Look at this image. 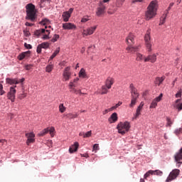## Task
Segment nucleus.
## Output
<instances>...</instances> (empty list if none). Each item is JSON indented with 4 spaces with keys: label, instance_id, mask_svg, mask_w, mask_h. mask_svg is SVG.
Masks as SVG:
<instances>
[{
    "label": "nucleus",
    "instance_id": "obj_54",
    "mask_svg": "<svg viewBox=\"0 0 182 182\" xmlns=\"http://www.w3.org/2000/svg\"><path fill=\"white\" fill-rule=\"evenodd\" d=\"M0 143L1 146H4V144H5V143H6V140L5 139H0Z\"/></svg>",
    "mask_w": 182,
    "mask_h": 182
},
{
    "label": "nucleus",
    "instance_id": "obj_39",
    "mask_svg": "<svg viewBox=\"0 0 182 182\" xmlns=\"http://www.w3.org/2000/svg\"><path fill=\"white\" fill-rule=\"evenodd\" d=\"M122 102H119L116 105L112 107L111 108H109V110H114V109H117V107H119V106H122Z\"/></svg>",
    "mask_w": 182,
    "mask_h": 182
},
{
    "label": "nucleus",
    "instance_id": "obj_10",
    "mask_svg": "<svg viewBox=\"0 0 182 182\" xmlns=\"http://www.w3.org/2000/svg\"><path fill=\"white\" fill-rule=\"evenodd\" d=\"M63 76L65 82H68V80H70V78L72 77V73H70V67H66L65 68L63 73Z\"/></svg>",
    "mask_w": 182,
    "mask_h": 182
},
{
    "label": "nucleus",
    "instance_id": "obj_64",
    "mask_svg": "<svg viewBox=\"0 0 182 182\" xmlns=\"http://www.w3.org/2000/svg\"><path fill=\"white\" fill-rule=\"evenodd\" d=\"M164 79H166V77H161L160 78V82H161H161H163V80H164Z\"/></svg>",
    "mask_w": 182,
    "mask_h": 182
},
{
    "label": "nucleus",
    "instance_id": "obj_6",
    "mask_svg": "<svg viewBox=\"0 0 182 182\" xmlns=\"http://www.w3.org/2000/svg\"><path fill=\"white\" fill-rule=\"evenodd\" d=\"M106 13V6L103 2H100L98 4V6L97 7V11H96V15L97 16H103Z\"/></svg>",
    "mask_w": 182,
    "mask_h": 182
},
{
    "label": "nucleus",
    "instance_id": "obj_50",
    "mask_svg": "<svg viewBox=\"0 0 182 182\" xmlns=\"http://www.w3.org/2000/svg\"><path fill=\"white\" fill-rule=\"evenodd\" d=\"M24 46H25V48H26V49H32V46L31 44H28V43H25Z\"/></svg>",
    "mask_w": 182,
    "mask_h": 182
},
{
    "label": "nucleus",
    "instance_id": "obj_20",
    "mask_svg": "<svg viewBox=\"0 0 182 182\" xmlns=\"http://www.w3.org/2000/svg\"><path fill=\"white\" fill-rule=\"evenodd\" d=\"M114 83V79L112 77H108L105 82V86L107 89H112V85Z\"/></svg>",
    "mask_w": 182,
    "mask_h": 182
},
{
    "label": "nucleus",
    "instance_id": "obj_45",
    "mask_svg": "<svg viewBox=\"0 0 182 182\" xmlns=\"http://www.w3.org/2000/svg\"><path fill=\"white\" fill-rule=\"evenodd\" d=\"M42 46L40 44L37 46V50H36V52L37 53H42Z\"/></svg>",
    "mask_w": 182,
    "mask_h": 182
},
{
    "label": "nucleus",
    "instance_id": "obj_52",
    "mask_svg": "<svg viewBox=\"0 0 182 182\" xmlns=\"http://www.w3.org/2000/svg\"><path fill=\"white\" fill-rule=\"evenodd\" d=\"M66 117H68V119H73V114H67Z\"/></svg>",
    "mask_w": 182,
    "mask_h": 182
},
{
    "label": "nucleus",
    "instance_id": "obj_9",
    "mask_svg": "<svg viewBox=\"0 0 182 182\" xmlns=\"http://www.w3.org/2000/svg\"><path fill=\"white\" fill-rule=\"evenodd\" d=\"M48 133H50L51 137H53L55 134V127H52L50 129L49 128H46L43 131H41L39 134L38 136H43L45 134H48Z\"/></svg>",
    "mask_w": 182,
    "mask_h": 182
},
{
    "label": "nucleus",
    "instance_id": "obj_17",
    "mask_svg": "<svg viewBox=\"0 0 182 182\" xmlns=\"http://www.w3.org/2000/svg\"><path fill=\"white\" fill-rule=\"evenodd\" d=\"M160 174V171L159 170H155V171H148L144 176V178H147V177H150V175L151 176H159Z\"/></svg>",
    "mask_w": 182,
    "mask_h": 182
},
{
    "label": "nucleus",
    "instance_id": "obj_28",
    "mask_svg": "<svg viewBox=\"0 0 182 182\" xmlns=\"http://www.w3.org/2000/svg\"><path fill=\"white\" fill-rule=\"evenodd\" d=\"M79 77L82 79H86L87 77V75H86V70L85 68H82L79 72Z\"/></svg>",
    "mask_w": 182,
    "mask_h": 182
},
{
    "label": "nucleus",
    "instance_id": "obj_22",
    "mask_svg": "<svg viewBox=\"0 0 182 182\" xmlns=\"http://www.w3.org/2000/svg\"><path fill=\"white\" fill-rule=\"evenodd\" d=\"M29 55H31V51H26V52L22 53L20 55H18V60H23V59H25V58L29 57Z\"/></svg>",
    "mask_w": 182,
    "mask_h": 182
},
{
    "label": "nucleus",
    "instance_id": "obj_1",
    "mask_svg": "<svg viewBox=\"0 0 182 182\" xmlns=\"http://www.w3.org/2000/svg\"><path fill=\"white\" fill-rule=\"evenodd\" d=\"M158 8L157 1H151L145 11V20L150 21V19H153L157 15Z\"/></svg>",
    "mask_w": 182,
    "mask_h": 182
},
{
    "label": "nucleus",
    "instance_id": "obj_41",
    "mask_svg": "<svg viewBox=\"0 0 182 182\" xmlns=\"http://www.w3.org/2000/svg\"><path fill=\"white\" fill-rule=\"evenodd\" d=\"M92 136V131H88L86 133H85L84 139H87Z\"/></svg>",
    "mask_w": 182,
    "mask_h": 182
},
{
    "label": "nucleus",
    "instance_id": "obj_2",
    "mask_svg": "<svg viewBox=\"0 0 182 182\" xmlns=\"http://www.w3.org/2000/svg\"><path fill=\"white\" fill-rule=\"evenodd\" d=\"M26 19H28L29 21H31V22H35V19H36V10L35 9V5L28 4L26 6Z\"/></svg>",
    "mask_w": 182,
    "mask_h": 182
},
{
    "label": "nucleus",
    "instance_id": "obj_23",
    "mask_svg": "<svg viewBox=\"0 0 182 182\" xmlns=\"http://www.w3.org/2000/svg\"><path fill=\"white\" fill-rule=\"evenodd\" d=\"M117 113L114 112L112 114L111 117L108 119L109 123H116L117 122Z\"/></svg>",
    "mask_w": 182,
    "mask_h": 182
},
{
    "label": "nucleus",
    "instance_id": "obj_48",
    "mask_svg": "<svg viewBox=\"0 0 182 182\" xmlns=\"http://www.w3.org/2000/svg\"><path fill=\"white\" fill-rule=\"evenodd\" d=\"M60 52V48H57L56 50L54 51L53 55H55V56H57L58 54Z\"/></svg>",
    "mask_w": 182,
    "mask_h": 182
},
{
    "label": "nucleus",
    "instance_id": "obj_19",
    "mask_svg": "<svg viewBox=\"0 0 182 182\" xmlns=\"http://www.w3.org/2000/svg\"><path fill=\"white\" fill-rule=\"evenodd\" d=\"M156 60H157V55H156V54L149 55L144 59V62H151V63H154Z\"/></svg>",
    "mask_w": 182,
    "mask_h": 182
},
{
    "label": "nucleus",
    "instance_id": "obj_24",
    "mask_svg": "<svg viewBox=\"0 0 182 182\" xmlns=\"http://www.w3.org/2000/svg\"><path fill=\"white\" fill-rule=\"evenodd\" d=\"M77 149H79V143L75 142L73 145H72L70 149V153H75V151H77Z\"/></svg>",
    "mask_w": 182,
    "mask_h": 182
},
{
    "label": "nucleus",
    "instance_id": "obj_15",
    "mask_svg": "<svg viewBox=\"0 0 182 182\" xmlns=\"http://www.w3.org/2000/svg\"><path fill=\"white\" fill-rule=\"evenodd\" d=\"M26 137H27L26 144L29 146L30 143H35V134L33 132L26 133Z\"/></svg>",
    "mask_w": 182,
    "mask_h": 182
},
{
    "label": "nucleus",
    "instance_id": "obj_11",
    "mask_svg": "<svg viewBox=\"0 0 182 182\" xmlns=\"http://www.w3.org/2000/svg\"><path fill=\"white\" fill-rule=\"evenodd\" d=\"M172 6H174V3H170L168 9L164 11L163 15L161 17V25H164V23H165L166 18H167V15H168V11H170V9H171Z\"/></svg>",
    "mask_w": 182,
    "mask_h": 182
},
{
    "label": "nucleus",
    "instance_id": "obj_4",
    "mask_svg": "<svg viewBox=\"0 0 182 182\" xmlns=\"http://www.w3.org/2000/svg\"><path fill=\"white\" fill-rule=\"evenodd\" d=\"M117 129L120 134H126L130 130V122H119L117 126Z\"/></svg>",
    "mask_w": 182,
    "mask_h": 182
},
{
    "label": "nucleus",
    "instance_id": "obj_32",
    "mask_svg": "<svg viewBox=\"0 0 182 182\" xmlns=\"http://www.w3.org/2000/svg\"><path fill=\"white\" fill-rule=\"evenodd\" d=\"M52 70H53V65L50 64L46 66V72H47L48 73H50V72H52Z\"/></svg>",
    "mask_w": 182,
    "mask_h": 182
},
{
    "label": "nucleus",
    "instance_id": "obj_12",
    "mask_svg": "<svg viewBox=\"0 0 182 182\" xmlns=\"http://www.w3.org/2000/svg\"><path fill=\"white\" fill-rule=\"evenodd\" d=\"M97 28V26L84 29L82 31V36H89L90 35H93V33H95V31H96Z\"/></svg>",
    "mask_w": 182,
    "mask_h": 182
},
{
    "label": "nucleus",
    "instance_id": "obj_55",
    "mask_svg": "<svg viewBox=\"0 0 182 182\" xmlns=\"http://www.w3.org/2000/svg\"><path fill=\"white\" fill-rule=\"evenodd\" d=\"M176 97H181V91H179L176 94Z\"/></svg>",
    "mask_w": 182,
    "mask_h": 182
},
{
    "label": "nucleus",
    "instance_id": "obj_61",
    "mask_svg": "<svg viewBox=\"0 0 182 182\" xmlns=\"http://www.w3.org/2000/svg\"><path fill=\"white\" fill-rule=\"evenodd\" d=\"M79 136H81L85 139V132H80Z\"/></svg>",
    "mask_w": 182,
    "mask_h": 182
},
{
    "label": "nucleus",
    "instance_id": "obj_57",
    "mask_svg": "<svg viewBox=\"0 0 182 182\" xmlns=\"http://www.w3.org/2000/svg\"><path fill=\"white\" fill-rule=\"evenodd\" d=\"M136 2H143V0H132V4H136Z\"/></svg>",
    "mask_w": 182,
    "mask_h": 182
},
{
    "label": "nucleus",
    "instance_id": "obj_47",
    "mask_svg": "<svg viewBox=\"0 0 182 182\" xmlns=\"http://www.w3.org/2000/svg\"><path fill=\"white\" fill-rule=\"evenodd\" d=\"M70 90V92H72L73 93H76L77 92H80V95H82V91L77 90L75 88H71Z\"/></svg>",
    "mask_w": 182,
    "mask_h": 182
},
{
    "label": "nucleus",
    "instance_id": "obj_5",
    "mask_svg": "<svg viewBox=\"0 0 182 182\" xmlns=\"http://www.w3.org/2000/svg\"><path fill=\"white\" fill-rule=\"evenodd\" d=\"M145 46L148 52H151V38L150 37V31H147L144 36Z\"/></svg>",
    "mask_w": 182,
    "mask_h": 182
},
{
    "label": "nucleus",
    "instance_id": "obj_30",
    "mask_svg": "<svg viewBox=\"0 0 182 182\" xmlns=\"http://www.w3.org/2000/svg\"><path fill=\"white\" fill-rule=\"evenodd\" d=\"M127 50L129 53H133L136 52V50H137V48H134V47H132V46H129L127 48Z\"/></svg>",
    "mask_w": 182,
    "mask_h": 182
},
{
    "label": "nucleus",
    "instance_id": "obj_59",
    "mask_svg": "<svg viewBox=\"0 0 182 182\" xmlns=\"http://www.w3.org/2000/svg\"><path fill=\"white\" fill-rule=\"evenodd\" d=\"M108 112H112V110H110V109H105V110L103 112V114H107V113Z\"/></svg>",
    "mask_w": 182,
    "mask_h": 182
},
{
    "label": "nucleus",
    "instance_id": "obj_31",
    "mask_svg": "<svg viewBox=\"0 0 182 182\" xmlns=\"http://www.w3.org/2000/svg\"><path fill=\"white\" fill-rule=\"evenodd\" d=\"M45 28H42L40 30H36L34 33L36 36H40V35H42V33H45Z\"/></svg>",
    "mask_w": 182,
    "mask_h": 182
},
{
    "label": "nucleus",
    "instance_id": "obj_42",
    "mask_svg": "<svg viewBox=\"0 0 182 182\" xmlns=\"http://www.w3.org/2000/svg\"><path fill=\"white\" fill-rule=\"evenodd\" d=\"M27 94L25 92H23L22 94H20L18 96V99H20L21 100H22V99H25V97H26Z\"/></svg>",
    "mask_w": 182,
    "mask_h": 182
},
{
    "label": "nucleus",
    "instance_id": "obj_18",
    "mask_svg": "<svg viewBox=\"0 0 182 182\" xmlns=\"http://www.w3.org/2000/svg\"><path fill=\"white\" fill-rule=\"evenodd\" d=\"M63 28L68 31L76 29V25L72 23H63Z\"/></svg>",
    "mask_w": 182,
    "mask_h": 182
},
{
    "label": "nucleus",
    "instance_id": "obj_16",
    "mask_svg": "<svg viewBox=\"0 0 182 182\" xmlns=\"http://www.w3.org/2000/svg\"><path fill=\"white\" fill-rule=\"evenodd\" d=\"M126 42L128 46H132L134 43V35L133 33H129V36L126 38Z\"/></svg>",
    "mask_w": 182,
    "mask_h": 182
},
{
    "label": "nucleus",
    "instance_id": "obj_7",
    "mask_svg": "<svg viewBox=\"0 0 182 182\" xmlns=\"http://www.w3.org/2000/svg\"><path fill=\"white\" fill-rule=\"evenodd\" d=\"M179 174H180V170L173 169L168 176L166 181L169 182V181H173V180H176V178H177Z\"/></svg>",
    "mask_w": 182,
    "mask_h": 182
},
{
    "label": "nucleus",
    "instance_id": "obj_46",
    "mask_svg": "<svg viewBox=\"0 0 182 182\" xmlns=\"http://www.w3.org/2000/svg\"><path fill=\"white\" fill-rule=\"evenodd\" d=\"M123 2H124V0H117V6H122L123 5Z\"/></svg>",
    "mask_w": 182,
    "mask_h": 182
},
{
    "label": "nucleus",
    "instance_id": "obj_35",
    "mask_svg": "<svg viewBox=\"0 0 182 182\" xmlns=\"http://www.w3.org/2000/svg\"><path fill=\"white\" fill-rule=\"evenodd\" d=\"M48 34H43V39L46 40V39H50L49 35L50 33V30L47 29L46 31Z\"/></svg>",
    "mask_w": 182,
    "mask_h": 182
},
{
    "label": "nucleus",
    "instance_id": "obj_13",
    "mask_svg": "<svg viewBox=\"0 0 182 182\" xmlns=\"http://www.w3.org/2000/svg\"><path fill=\"white\" fill-rule=\"evenodd\" d=\"M6 82L9 83V85H19V83H23V82H25V78H21V80L16 78H6Z\"/></svg>",
    "mask_w": 182,
    "mask_h": 182
},
{
    "label": "nucleus",
    "instance_id": "obj_40",
    "mask_svg": "<svg viewBox=\"0 0 182 182\" xmlns=\"http://www.w3.org/2000/svg\"><path fill=\"white\" fill-rule=\"evenodd\" d=\"M60 36L58 34H55L53 37V38L51 39V42L55 43L58 41V39H59Z\"/></svg>",
    "mask_w": 182,
    "mask_h": 182
},
{
    "label": "nucleus",
    "instance_id": "obj_38",
    "mask_svg": "<svg viewBox=\"0 0 182 182\" xmlns=\"http://www.w3.org/2000/svg\"><path fill=\"white\" fill-rule=\"evenodd\" d=\"M166 127L168 126L169 127H171V124H173V121H171V119L170 117H166Z\"/></svg>",
    "mask_w": 182,
    "mask_h": 182
},
{
    "label": "nucleus",
    "instance_id": "obj_60",
    "mask_svg": "<svg viewBox=\"0 0 182 182\" xmlns=\"http://www.w3.org/2000/svg\"><path fill=\"white\" fill-rule=\"evenodd\" d=\"M144 106V102H141L140 103V105H139V107H141V109H143V107Z\"/></svg>",
    "mask_w": 182,
    "mask_h": 182
},
{
    "label": "nucleus",
    "instance_id": "obj_33",
    "mask_svg": "<svg viewBox=\"0 0 182 182\" xmlns=\"http://www.w3.org/2000/svg\"><path fill=\"white\" fill-rule=\"evenodd\" d=\"M107 90H109V88H107V86L103 85V86L102 87L101 95H107V92H109Z\"/></svg>",
    "mask_w": 182,
    "mask_h": 182
},
{
    "label": "nucleus",
    "instance_id": "obj_3",
    "mask_svg": "<svg viewBox=\"0 0 182 182\" xmlns=\"http://www.w3.org/2000/svg\"><path fill=\"white\" fill-rule=\"evenodd\" d=\"M129 89L131 90V103L129 104V107H134L137 103V99H139V94L137 92V89L134 87L133 84L129 85Z\"/></svg>",
    "mask_w": 182,
    "mask_h": 182
},
{
    "label": "nucleus",
    "instance_id": "obj_37",
    "mask_svg": "<svg viewBox=\"0 0 182 182\" xmlns=\"http://www.w3.org/2000/svg\"><path fill=\"white\" fill-rule=\"evenodd\" d=\"M49 45L50 44L48 42H44L40 44V46H41V48H43V49H48V48H49Z\"/></svg>",
    "mask_w": 182,
    "mask_h": 182
},
{
    "label": "nucleus",
    "instance_id": "obj_44",
    "mask_svg": "<svg viewBox=\"0 0 182 182\" xmlns=\"http://www.w3.org/2000/svg\"><path fill=\"white\" fill-rule=\"evenodd\" d=\"M99 144H95L92 148L93 151H97L99 150Z\"/></svg>",
    "mask_w": 182,
    "mask_h": 182
},
{
    "label": "nucleus",
    "instance_id": "obj_27",
    "mask_svg": "<svg viewBox=\"0 0 182 182\" xmlns=\"http://www.w3.org/2000/svg\"><path fill=\"white\" fill-rule=\"evenodd\" d=\"M181 100L178 99L176 100L175 104L173 105L176 109H178V110L180 112V110H182V103H180V101Z\"/></svg>",
    "mask_w": 182,
    "mask_h": 182
},
{
    "label": "nucleus",
    "instance_id": "obj_62",
    "mask_svg": "<svg viewBox=\"0 0 182 182\" xmlns=\"http://www.w3.org/2000/svg\"><path fill=\"white\" fill-rule=\"evenodd\" d=\"M54 58H56V55H55L54 54H53V55L50 57V60H52V59H54Z\"/></svg>",
    "mask_w": 182,
    "mask_h": 182
},
{
    "label": "nucleus",
    "instance_id": "obj_51",
    "mask_svg": "<svg viewBox=\"0 0 182 182\" xmlns=\"http://www.w3.org/2000/svg\"><path fill=\"white\" fill-rule=\"evenodd\" d=\"M181 133H182V128H179L175 131L176 134H180Z\"/></svg>",
    "mask_w": 182,
    "mask_h": 182
},
{
    "label": "nucleus",
    "instance_id": "obj_53",
    "mask_svg": "<svg viewBox=\"0 0 182 182\" xmlns=\"http://www.w3.org/2000/svg\"><path fill=\"white\" fill-rule=\"evenodd\" d=\"M87 21H89V18H82L81 19V22H82V23L87 22Z\"/></svg>",
    "mask_w": 182,
    "mask_h": 182
},
{
    "label": "nucleus",
    "instance_id": "obj_56",
    "mask_svg": "<svg viewBox=\"0 0 182 182\" xmlns=\"http://www.w3.org/2000/svg\"><path fill=\"white\" fill-rule=\"evenodd\" d=\"M26 26H33V23L26 22L25 23Z\"/></svg>",
    "mask_w": 182,
    "mask_h": 182
},
{
    "label": "nucleus",
    "instance_id": "obj_34",
    "mask_svg": "<svg viewBox=\"0 0 182 182\" xmlns=\"http://www.w3.org/2000/svg\"><path fill=\"white\" fill-rule=\"evenodd\" d=\"M59 112L60 113H65V112H66V108L65 107L63 104H60V105H59Z\"/></svg>",
    "mask_w": 182,
    "mask_h": 182
},
{
    "label": "nucleus",
    "instance_id": "obj_58",
    "mask_svg": "<svg viewBox=\"0 0 182 182\" xmlns=\"http://www.w3.org/2000/svg\"><path fill=\"white\" fill-rule=\"evenodd\" d=\"M31 68H32V65H26L25 67L26 70H30Z\"/></svg>",
    "mask_w": 182,
    "mask_h": 182
},
{
    "label": "nucleus",
    "instance_id": "obj_26",
    "mask_svg": "<svg viewBox=\"0 0 182 182\" xmlns=\"http://www.w3.org/2000/svg\"><path fill=\"white\" fill-rule=\"evenodd\" d=\"M79 81V78H75L69 83V89H74L77 86V83Z\"/></svg>",
    "mask_w": 182,
    "mask_h": 182
},
{
    "label": "nucleus",
    "instance_id": "obj_49",
    "mask_svg": "<svg viewBox=\"0 0 182 182\" xmlns=\"http://www.w3.org/2000/svg\"><path fill=\"white\" fill-rule=\"evenodd\" d=\"M156 86H160V77H156L155 80Z\"/></svg>",
    "mask_w": 182,
    "mask_h": 182
},
{
    "label": "nucleus",
    "instance_id": "obj_21",
    "mask_svg": "<svg viewBox=\"0 0 182 182\" xmlns=\"http://www.w3.org/2000/svg\"><path fill=\"white\" fill-rule=\"evenodd\" d=\"M40 24L41 25H43L46 28V29H48V28H52L50 26H48V25H50V21L48 18H44L43 19L41 22H40Z\"/></svg>",
    "mask_w": 182,
    "mask_h": 182
},
{
    "label": "nucleus",
    "instance_id": "obj_8",
    "mask_svg": "<svg viewBox=\"0 0 182 182\" xmlns=\"http://www.w3.org/2000/svg\"><path fill=\"white\" fill-rule=\"evenodd\" d=\"M16 85L10 87V91L7 93V97L12 103L15 102V95H16V90H15Z\"/></svg>",
    "mask_w": 182,
    "mask_h": 182
},
{
    "label": "nucleus",
    "instance_id": "obj_43",
    "mask_svg": "<svg viewBox=\"0 0 182 182\" xmlns=\"http://www.w3.org/2000/svg\"><path fill=\"white\" fill-rule=\"evenodd\" d=\"M2 95H5V91L4 90V85L0 84V95L2 96Z\"/></svg>",
    "mask_w": 182,
    "mask_h": 182
},
{
    "label": "nucleus",
    "instance_id": "obj_63",
    "mask_svg": "<svg viewBox=\"0 0 182 182\" xmlns=\"http://www.w3.org/2000/svg\"><path fill=\"white\" fill-rule=\"evenodd\" d=\"M110 0H103L102 1H100V2H103V4H106L107 2H109Z\"/></svg>",
    "mask_w": 182,
    "mask_h": 182
},
{
    "label": "nucleus",
    "instance_id": "obj_14",
    "mask_svg": "<svg viewBox=\"0 0 182 182\" xmlns=\"http://www.w3.org/2000/svg\"><path fill=\"white\" fill-rule=\"evenodd\" d=\"M73 12V8H70L68 11H64L63 13L62 16L64 22L69 21V18H70Z\"/></svg>",
    "mask_w": 182,
    "mask_h": 182
},
{
    "label": "nucleus",
    "instance_id": "obj_36",
    "mask_svg": "<svg viewBox=\"0 0 182 182\" xmlns=\"http://www.w3.org/2000/svg\"><path fill=\"white\" fill-rule=\"evenodd\" d=\"M141 109L140 107H138L136 109V112L134 115L135 119H137V117L141 114Z\"/></svg>",
    "mask_w": 182,
    "mask_h": 182
},
{
    "label": "nucleus",
    "instance_id": "obj_25",
    "mask_svg": "<svg viewBox=\"0 0 182 182\" xmlns=\"http://www.w3.org/2000/svg\"><path fill=\"white\" fill-rule=\"evenodd\" d=\"M160 102V96H158L156 98H155L150 105V109H154L157 106V103Z\"/></svg>",
    "mask_w": 182,
    "mask_h": 182
},
{
    "label": "nucleus",
    "instance_id": "obj_29",
    "mask_svg": "<svg viewBox=\"0 0 182 182\" xmlns=\"http://www.w3.org/2000/svg\"><path fill=\"white\" fill-rule=\"evenodd\" d=\"M145 58L146 57L143 55L141 53H136V60H137L138 62H143V60L144 61Z\"/></svg>",
    "mask_w": 182,
    "mask_h": 182
}]
</instances>
